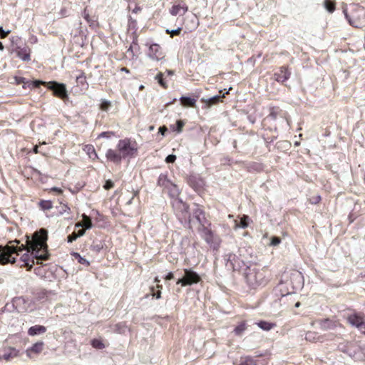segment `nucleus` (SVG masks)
I'll return each instance as SVG.
<instances>
[{
	"label": "nucleus",
	"mask_w": 365,
	"mask_h": 365,
	"mask_svg": "<svg viewBox=\"0 0 365 365\" xmlns=\"http://www.w3.org/2000/svg\"><path fill=\"white\" fill-rule=\"evenodd\" d=\"M115 135V133L113 131H106V132H102L101 133H100L98 135V138H110L113 136Z\"/></svg>",
	"instance_id": "nucleus-40"
},
{
	"label": "nucleus",
	"mask_w": 365,
	"mask_h": 365,
	"mask_svg": "<svg viewBox=\"0 0 365 365\" xmlns=\"http://www.w3.org/2000/svg\"><path fill=\"white\" fill-rule=\"evenodd\" d=\"M281 242V239L278 237H272L271 238L270 245L272 246H277Z\"/></svg>",
	"instance_id": "nucleus-47"
},
{
	"label": "nucleus",
	"mask_w": 365,
	"mask_h": 365,
	"mask_svg": "<svg viewBox=\"0 0 365 365\" xmlns=\"http://www.w3.org/2000/svg\"><path fill=\"white\" fill-rule=\"evenodd\" d=\"M83 150L87 153L91 159L96 160L98 158V154L93 145L90 144L86 145L83 148Z\"/></svg>",
	"instance_id": "nucleus-23"
},
{
	"label": "nucleus",
	"mask_w": 365,
	"mask_h": 365,
	"mask_svg": "<svg viewBox=\"0 0 365 365\" xmlns=\"http://www.w3.org/2000/svg\"><path fill=\"white\" fill-rule=\"evenodd\" d=\"M78 235H76V232H72L71 235H69L67 237L68 242H73L74 240H76L78 238Z\"/></svg>",
	"instance_id": "nucleus-48"
},
{
	"label": "nucleus",
	"mask_w": 365,
	"mask_h": 365,
	"mask_svg": "<svg viewBox=\"0 0 365 365\" xmlns=\"http://www.w3.org/2000/svg\"><path fill=\"white\" fill-rule=\"evenodd\" d=\"M155 79L158 81V83L160 85V86L164 88V89H167L168 86L167 84V83L164 81L163 79V74L162 72H159L156 76H155Z\"/></svg>",
	"instance_id": "nucleus-37"
},
{
	"label": "nucleus",
	"mask_w": 365,
	"mask_h": 365,
	"mask_svg": "<svg viewBox=\"0 0 365 365\" xmlns=\"http://www.w3.org/2000/svg\"><path fill=\"white\" fill-rule=\"evenodd\" d=\"M83 16L84 19L90 24H92L94 21L91 19V16L89 15L88 11L87 8H85L83 12Z\"/></svg>",
	"instance_id": "nucleus-38"
},
{
	"label": "nucleus",
	"mask_w": 365,
	"mask_h": 365,
	"mask_svg": "<svg viewBox=\"0 0 365 365\" xmlns=\"http://www.w3.org/2000/svg\"><path fill=\"white\" fill-rule=\"evenodd\" d=\"M114 187V183L110 180H107L103 185V188L108 190Z\"/></svg>",
	"instance_id": "nucleus-45"
},
{
	"label": "nucleus",
	"mask_w": 365,
	"mask_h": 365,
	"mask_svg": "<svg viewBox=\"0 0 365 365\" xmlns=\"http://www.w3.org/2000/svg\"><path fill=\"white\" fill-rule=\"evenodd\" d=\"M138 153L137 142L130 138H125L118 140L116 148H109L106 153V158L108 162L119 165L122 160L135 158Z\"/></svg>",
	"instance_id": "nucleus-2"
},
{
	"label": "nucleus",
	"mask_w": 365,
	"mask_h": 365,
	"mask_svg": "<svg viewBox=\"0 0 365 365\" xmlns=\"http://www.w3.org/2000/svg\"><path fill=\"white\" fill-rule=\"evenodd\" d=\"M224 97H225L224 95L222 96H215L214 97L209 98L207 101H204V100H202V101L204 102H206V103L208 106H211L212 105L217 104L221 101V98H224Z\"/></svg>",
	"instance_id": "nucleus-35"
},
{
	"label": "nucleus",
	"mask_w": 365,
	"mask_h": 365,
	"mask_svg": "<svg viewBox=\"0 0 365 365\" xmlns=\"http://www.w3.org/2000/svg\"><path fill=\"white\" fill-rule=\"evenodd\" d=\"M174 278V275L173 272H169L165 277L166 280H170Z\"/></svg>",
	"instance_id": "nucleus-53"
},
{
	"label": "nucleus",
	"mask_w": 365,
	"mask_h": 365,
	"mask_svg": "<svg viewBox=\"0 0 365 365\" xmlns=\"http://www.w3.org/2000/svg\"><path fill=\"white\" fill-rule=\"evenodd\" d=\"M180 10H182L183 14H185L188 11V6L186 4L182 6L180 4L173 5L170 9V13L173 16H176L180 13Z\"/></svg>",
	"instance_id": "nucleus-21"
},
{
	"label": "nucleus",
	"mask_w": 365,
	"mask_h": 365,
	"mask_svg": "<svg viewBox=\"0 0 365 365\" xmlns=\"http://www.w3.org/2000/svg\"><path fill=\"white\" fill-rule=\"evenodd\" d=\"M92 346L97 349H103L106 347L103 341L101 339H93L91 341Z\"/></svg>",
	"instance_id": "nucleus-32"
},
{
	"label": "nucleus",
	"mask_w": 365,
	"mask_h": 365,
	"mask_svg": "<svg viewBox=\"0 0 365 365\" xmlns=\"http://www.w3.org/2000/svg\"><path fill=\"white\" fill-rule=\"evenodd\" d=\"M277 137L278 131L277 128H274L273 129H264L262 133V138L267 144L272 143L277 138Z\"/></svg>",
	"instance_id": "nucleus-14"
},
{
	"label": "nucleus",
	"mask_w": 365,
	"mask_h": 365,
	"mask_svg": "<svg viewBox=\"0 0 365 365\" xmlns=\"http://www.w3.org/2000/svg\"><path fill=\"white\" fill-rule=\"evenodd\" d=\"M148 56L152 60L160 61L164 60L165 53L162 47L158 43H153L149 46Z\"/></svg>",
	"instance_id": "nucleus-9"
},
{
	"label": "nucleus",
	"mask_w": 365,
	"mask_h": 365,
	"mask_svg": "<svg viewBox=\"0 0 365 365\" xmlns=\"http://www.w3.org/2000/svg\"><path fill=\"white\" fill-rule=\"evenodd\" d=\"M182 31V29L181 28H178L177 29L175 30H172V31H170L169 29H167L165 31L166 34H170V37H173L175 36H178L180 34V32Z\"/></svg>",
	"instance_id": "nucleus-41"
},
{
	"label": "nucleus",
	"mask_w": 365,
	"mask_h": 365,
	"mask_svg": "<svg viewBox=\"0 0 365 365\" xmlns=\"http://www.w3.org/2000/svg\"><path fill=\"white\" fill-rule=\"evenodd\" d=\"M46 296V292H41L40 295L37 297L38 299H43Z\"/></svg>",
	"instance_id": "nucleus-56"
},
{
	"label": "nucleus",
	"mask_w": 365,
	"mask_h": 365,
	"mask_svg": "<svg viewBox=\"0 0 365 365\" xmlns=\"http://www.w3.org/2000/svg\"><path fill=\"white\" fill-rule=\"evenodd\" d=\"M50 190L53 191V192H56L58 194H62L63 193L62 189H61L59 187H52Z\"/></svg>",
	"instance_id": "nucleus-51"
},
{
	"label": "nucleus",
	"mask_w": 365,
	"mask_h": 365,
	"mask_svg": "<svg viewBox=\"0 0 365 365\" xmlns=\"http://www.w3.org/2000/svg\"><path fill=\"white\" fill-rule=\"evenodd\" d=\"M38 206L43 210H48L53 207V203L50 200H41L38 202Z\"/></svg>",
	"instance_id": "nucleus-31"
},
{
	"label": "nucleus",
	"mask_w": 365,
	"mask_h": 365,
	"mask_svg": "<svg viewBox=\"0 0 365 365\" xmlns=\"http://www.w3.org/2000/svg\"><path fill=\"white\" fill-rule=\"evenodd\" d=\"M291 76V71L289 66H282L279 67V71L274 73V78L278 83H284L287 81Z\"/></svg>",
	"instance_id": "nucleus-11"
},
{
	"label": "nucleus",
	"mask_w": 365,
	"mask_h": 365,
	"mask_svg": "<svg viewBox=\"0 0 365 365\" xmlns=\"http://www.w3.org/2000/svg\"><path fill=\"white\" fill-rule=\"evenodd\" d=\"M128 329V326L125 322H120L115 325L114 331L115 332L120 334H123L125 333Z\"/></svg>",
	"instance_id": "nucleus-28"
},
{
	"label": "nucleus",
	"mask_w": 365,
	"mask_h": 365,
	"mask_svg": "<svg viewBox=\"0 0 365 365\" xmlns=\"http://www.w3.org/2000/svg\"><path fill=\"white\" fill-rule=\"evenodd\" d=\"M300 305H301V303H300L299 302H297L295 304V307H299Z\"/></svg>",
	"instance_id": "nucleus-64"
},
{
	"label": "nucleus",
	"mask_w": 365,
	"mask_h": 365,
	"mask_svg": "<svg viewBox=\"0 0 365 365\" xmlns=\"http://www.w3.org/2000/svg\"><path fill=\"white\" fill-rule=\"evenodd\" d=\"M9 32H6L3 30L2 27H0V36L4 38L8 35Z\"/></svg>",
	"instance_id": "nucleus-50"
},
{
	"label": "nucleus",
	"mask_w": 365,
	"mask_h": 365,
	"mask_svg": "<svg viewBox=\"0 0 365 365\" xmlns=\"http://www.w3.org/2000/svg\"><path fill=\"white\" fill-rule=\"evenodd\" d=\"M159 130L162 134H164V132L167 130V128L165 127H160Z\"/></svg>",
	"instance_id": "nucleus-57"
},
{
	"label": "nucleus",
	"mask_w": 365,
	"mask_h": 365,
	"mask_svg": "<svg viewBox=\"0 0 365 365\" xmlns=\"http://www.w3.org/2000/svg\"><path fill=\"white\" fill-rule=\"evenodd\" d=\"M199 231L202 233V237L207 244H212L215 241V235L210 228L202 225L199 228Z\"/></svg>",
	"instance_id": "nucleus-15"
},
{
	"label": "nucleus",
	"mask_w": 365,
	"mask_h": 365,
	"mask_svg": "<svg viewBox=\"0 0 365 365\" xmlns=\"http://www.w3.org/2000/svg\"><path fill=\"white\" fill-rule=\"evenodd\" d=\"M4 49L3 43L0 41V50L3 51Z\"/></svg>",
	"instance_id": "nucleus-62"
},
{
	"label": "nucleus",
	"mask_w": 365,
	"mask_h": 365,
	"mask_svg": "<svg viewBox=\"0 0 365 365\" xmlns=\"http://www.w3.org/2000/svg\"><path fill=\"white\" fill-rule=\"evenodd\" d=\"M165 189L168 190L169 195L171 197H177L180 193L178 185L174 184L173 182H171L170 185H169V186Z\"/></svg>",
	"instance_id": "nucleus-24"
},
{
	"label": "nucleus",
	"mask_w": 365,
	"mask_h": 365,
	"mask_svg": "<svg viewBox=\"0 0 365 365\" xmlns=\"http://www.w3.org/2000/svg\"><path fill=\"white\" fill-rule=\"evenodd\" d=\"M184 276L178 279L176 284L182 287L191 286L201 281L200 276L191 269H184Z\"/></svg>",
	"instance_id": "nucleus-7"
},
{
	"label": "nucleus",
	"mask_w": 365,
	"mask_h": 365,
	"mask_svg": "<svg viewBox=\"0 0 365 365\" xmlns=\"http://www.w3.org/2000/svg\"><path fill=\"white\" fill-rule=\"evenodd\" d=\"M155 282H157V283H159L160 282V279H158V277H156L154 279Z\"/></svg>",
	"instance_id": "nucleus-63"
},
{
	"label": "nucleus",
	"mask_w": 365,
	"mask_h": 365,
	"mask_svg": "<svg viewBox=\"0 0 365 365\" xmlns=\"http://www.w3.org/2000/svg\"><path fill=\"white\" fill-rule=\"evenodd\" d=\"M120 71L125 72L126 73H130V70L127 68L126 67H122L120 68Z\"/></svg>",
	"instance_id": "nucleus-55"
},
{
	"label": "nucleus",
	"mask_w": 365,
	"mask_h": 365,
	"mask_svg": "<svg viewBox=\"0 0 365 365\" xmlns=\"http://www.w3.org/2000/svg\"><path fill=\"white\" fill-rule=\"evenodd\" d=\"M46 331V327L43 325H35L31 327L28 329V334L30 336H35L37 334H44Z\"/></svg>",
	"instance_id": "nucleus-19"
},
{
	"label": "nucleus",
	"mask_w": 365,
	"mask_h": 365,
	"mask_svg": "<svg viewBox=\"0 0 365 365\" xmlns=\"http://www.w3.org/2000/svg\"><path fill=\"white\" fill-rule=\"evenodd\" d=\"M325 9L329 12L333 13L336 9L335 0H325L324 2Z\"/></svg>",
	"instance_id": "nucleus-29"
},
{
	"label": "nucleus",
	"mask_w": 365,
	"mask_h": 365,
	"mask_svg": "<svg viewBox=\"0 0 365 365\" xmlns=\"http://www.w3.org/2000/svg\"><path fill=\"white\" fill-rule=\"evenodd\" d=\"M176 156L175 155H169L165 158V162L167 163H173L175 161Z\"/></svg>",
	"instance_id": "nucleus-49"
},
{
	"label": "nucleus",
	"mask_w": 365,
	"mask_h": 365,
	"mask_svg": "<svg viewBox=\"0 0 365 365\" xmlns=\"http://www.w3.org/2000/svg\"><path fill=\"white\" fill-rule=\"evenodd\" d=\"M85 230H86L85 228H81L80 230H78V232H76V235H78V237L83 236L85 234Z\"/></svg>",
	"instance_id": "nucleus-52"
},
{
	"label": "nucleus",
	"mask_w": 365,
	"mask_h": 365,
	"mask_svg": "<svg viewBox=\"0 0 365 365\" xmlns=\"http://www.w3.org/2000/svg\"><path fill=\"white\" fill-rule=\"evenodd\" d=\"M185 125V123L182 120H178L176 122V128L175 130H176L178 133H181L182 131V128Z\"/></svg>",
	"instance_id": "nucleus-43"
},
{
	"label": "nucleus",
	"mask_w": 365,
	"mask_h": 365,
	"mask_svg": "<svg viewBox=\"0 0 365 365\" xmlns=\"http://www.w3.org/2000/svg\"><path fill=\"white\" fill-rule=\"evenodd\" d=\"M17 56L24 61L31 60V49L28 46L18 47L16 50Z\"/></svg>",
	"instance_id": "nucleus-16"
},
{
	"label": "nucleus",
	"mask_w": 365,
	"mask_h": 365,
	"mask_svg": "<svg viewBox=\"0 0 365 365\" xmlns=\"http://www.w3.org/2000/svg\"><path fill=\"white\" fill-rule=\"evenodd\" d=\"M156 288L158 289V290L160 289L161 291V289H163V285L158 284Z\"/></svg>",
	"instance_id": "nucleus-60"
},
{
	"label": "nucleus",
	"mask_w": 365,
	"mask_h": 365,
	"mask_svg": "<svg viewBox=\"0 0 365 365\" xmlns=\"http://www.w3.org/2000/svg\"><path fill=\"white\" fill-rule=\"evenodd\" d=\"M34 87L38 88L41 85L46 86L49 90L53 91V95L61 99L68 98L66 86L63 83H59L56 81L45 82L36 80L32 82Z\"/></svg>",
	"instance_id": "nucleus-6"
},
{
	"label": "nucleus",
	"mask_w": 365,
	"mask_h": 365,
	"mask_svg": "<svg viewBox=\"0 0 365 365\" xmlns=\"http://www.w3.org/2000/svg\"><path fill=\"white\" fill-rule=\"evenodd\" d=\"M347 322L358 329H360L365 324V314L362 312L354 311L346 317Z\"/></svg>",
	"instance_id": "nucleus-8"
},
{
	"label": "nucleus",
	"mask_w": 365,
	"mask_h": 365,
	"mask_svg": "<svg viewBox=\"0 0 365 365\" xmlns=\"http://www.w3.org/2000/svg\"><path fill=\"white\" fill-rule=\"evenodd\" d=\"M283 116V111L279 106H270L269 108V114L264 119L265 121L267 119L276 120L278 117Z\"/></svg>",
	"instance_id": "nucleus-17"
},
{
	"label": "nucleus",
	"mask_w": 365,
	"mask_h": 365,
	"mask_svg": "<svg viewBox=\"0 0 365 365\" xmlns=\"http://www.w3.org/2000/svg\"><path fill=\"white\" fill-rule=\"evenodd\" d=\"M250 220V219L248 215H243L240 217V223L237 224L236 226L242 228H247L249 226Z\"/></svg>",
	"instance_id": "nucleus-30"
},
{
	"label": "nucleus",
	"mask_w": 365,
	"mask_h": 365,
	"mask_svg": "<svg viewBox=\"0 0 365 365\" xmlns=\"http://www.w3.org/2000/svg\"><path fill=\"white\" fill-rule=\"evenodd\" d=\"M320 328L323 330L334 329L340 325L338 320L329 318L318 320Z\"/></svg>",
	"instance_id": "nucleus-12"
},
{
	"label": "nucleus",
	"mask_w": 365,
	"mask_h": 365,
	"mask_svg": "<svg viewBox=\"0 0 365 365\" xmlns=\"http://www.w3.org/2000/svg\"><path fill=\"white\" fill-rule=\"evenodd\" d=\"M110 106L111 103L110 101H103L100 105V108L103 111H107Z\"/></svg>",
	"instance_id": "nucleus-39"
},
{
	"label": "nucleus",
	"mask_w": 365,
	"mask_h": 365,
	"mask_svg": "<svg viewBox=\"0 0 365 365\" xmlns=\"http://www.w3.org/2000/svg\"><path fill=\"white\" fill-rule=\"evenodd\" d=\"M24 250H25V247L17 240L9 242V244L4 247L0 246V264L15 263V257H12V255H19V252Z\"/></svg>",
	"instance_id": "nucleus-3"
},
{
	"label": "nucleus",
	"mask_w": 365,
	"mask_h": 365,
	"mask_svg": "<svg viewBox=\"0 0 365 365\" xmlns=\"http://www.w3.org/2000/svg\"><path fill=\"white\" fill-rule=\"evenodd\" d=\"M321 200H322V198H321L320 195H316L309 199V202L311 204L316 205V204L319 203Z\"/></svg>",
	"instance_id": "nucleus-46"
},
{
	"label": "nucleus",
	"mask_w": 365,
	"mask_h": 365,
	"mask_svg": "<svg viewBox=\"0 0 365 365\" xmlns=\"http://www.w3.org/2000/svg\"><path fill=\"white\" fill-rule=\"evenodd\" d=\"M349 24L355 28H361L365 25V10L364 7L355 4L351 6L350 10L344 9L343 11Z\"/></svg>",
	"instance_id": "nucleus-4"
},
{
	"label": "nucleus",
	"mask_w": 365,
	"mask_h": 365,
	"mask_svg": "<svg viewBox=\"0 0 365 365\" xmlns=\"http://www.w3.org/2000/svg\"><path fill=\"white\" fill-rule=\"evenodd\" d=\"M173 205L178 215L183 219L190 218L189 206L186 203L183 202L181 200L176 199Z\"/></svg>",
	"instance_id": "nucleus-10"
},
{
	"label": "nucleus",
	"mask_w": 365,
	"mask_h": 365,
	"mask_svg": "<svg viewBox=\"0 0 365 365\" xmlns=\"http://www.w3.org/2000/svg\"><path fill=\"white\" fill-rule=\"evenodd\" d=\"M71 255L76 259L78 260V262L81 264H83V265H86V266H89L90 265V263L85 258L82 257L79 253L78 252H72L71 253Z\"/></svg>",
	"instance_id": "nucleus-36"
},
{
	"label": "nucleus",
	"mask_w": 365,
	"mask_h": 365,
	"mask_svg": "<svg viewBox=\"0 0 365 365\" xmlns=\"http://www.w3.org/2000/svg\"><path fill=\"white\" fill-rule=\"evenodd\" d=\"M33 151L34 153H38V145H36L34 149H33Z\"/></svg>",
	"instance_id": "nucleus-58"
},
{
	"label": "nucleus",
	"mask_w": 365,
	"mask_h": 365,
	"mask_svg": "<svg viewBox=\"0 0 365 365\" xmlns=\"http://www.w3.org/2000/svg\"><path fill=\"white\" fill-rule=\"evenodd\" d=\"M76 83L78 85H81L82 86H88L86 76L83 71H81L80 75L76 77Z\"/></svg>",
	"instance_id": "nucleus-34"
},
{
	"label": "nucleus",
	"mask_w": 365,
	"mask_h": 365,
	"mask_svg": "<svg viewBox=\"0 0 365 365\" xmlns=\"http://www.w3.org/2000/svg\"><path fill=\"white\" fill-rule=\"evenodd\" d=\"M139 11H140V8L139 6H136L133 10V12L138 13Z\"/></svg>",
	"instance_id": "nucleus-59"
},
{
	"label": "nucleus",
	"mask_w": 365,
	"mask_h": 365,
	"mask_svg": "<svg viewBox=\"0 0 365 365\" xmlns=\"http://www.w3.org/2000/svg\"><path fill=\"white\" fill-rule=\"evenodd\" d=\"M43 346L44 343L43 341H38L35 343L34 344L32 345V346H31L26 350L27 356L31 357V354L32 353L36 354H40L43 351Z\"/></svg>",
	"instance_id": "nucleus-18"
},
{
	"label": "nucleus",
	"mask_w": 365,
	"mask_h": 365,
	"mask_svg": "<svg viewBox=\"0 0 365 365\" xmlns=\"http://www.w3.org/2000/svg\"><path fill=\"white\" fill-rule=\"evenodd\" d=\"M19 351L15 348L5 347L0 351V361L4 359L5 361H9L18 356Z\"/></svg>",
	"instance_id": "nucleus-13"
},
{
	"label": "nucleus",
	"mask_w": 365,
	"mask_h": 365,
	"mask_svg": "<svg viewBox=\"0 0 365 365\" xmlns=\"http://www.w3.org/2000/svg\"><path fill=\"white\" fill-rule=\"evenodd\" d=\"M150 292H151V295L156 298V299H160L161 298V291L159 289L158 290L157 292H155V287H150Z\"/></svg>",
	"instance_id": "nucleus-44"
},
{
	"label": "nucleus",
	"mask_w": 365,
	"mask_h": 365,
	"mask_svg": "<svg viewBox=\"0 0 365 365\" xmlns=\"http://www.w3.org/2000/svg\"><path fill=\"white\" fill-rule=\"evenodd\" d=\"M257 325L264 331H269L277 326L275 323L262 320L257 322Z\"/></svg>",
	"instance_id": "nucleus-26"
},
{
	"label": "nucleus",
	"mask_w": 365,
	"mask_h": 365,
	"mask_svg": "<svg viewBox=\"0 0 365 365\" xmlns=\"http://www.w3.org/2000/svg\"><path fill=\"white\" fill-rule=\"evenodd\" d=\"M60 207L61 210H59L60 214H63L65 212H68L70 211V207L67 204L63 203L62 202H60Z\"/></svg>",
	"instance_id": "nucleus-42"
},
{
	"label": "nucleus",
	"mask_w": 365,
	"mask_h": 365,
	"mask_svg": "<svg viewBox=\"0 0 365 365\" xmlns=\"http://www.w3.org/2000/svg\"><path fill=\"white\" fill-rule=\"evenodd\" d=\"M25 247L26 253L24 254L21 260L24 262L21 267H27V270H31L34 265V259L37 260H48L50 255L48 251V232L41 228L35 232L31 238L26 235Z\"/></svg>",
	"instance_id": "nucleus-1"
},
{
	"label": "nucleus",
	"mask_w": 365,
	"mask_h": 365,
	"mask_svg": "<svg viewBox=\"0 0 365 365\" xmlns=\"http://www.w3.org/2000/svg\"><path fill=\"white\" fill-rule=\"evenodd\" d=\"M181 104L185 107H195L196 99L190 97L182 96L180 98Z\"/></svg>",
	"instance_id": "nucleus-25"
},
{
	"label": "nucleus",
	"mask_w": 365,
	"mask_h": 365,
	"mask_svg": "<svg viewBox=\"0 0 365 365\" xmlns=\"http://www.w3.org/2000/svg\"><path fill=\"white\" fill-rule=\"evenodd\" d=\"M171 181L168 178V175L165 174L161 173L158 179V185L163 187L164 189L167 188L169 185H170Z\"/></svg>",
	"instance_id": "nucleus-22"
},
{
	"label": "nucleus",
	"mask_w": 365,
	"mask_h": 365,
	"mask_svg": "<svg viewBox=\"0 0 365 365\" xmlns=\"http://www.w3.org/2000/svg\"><path fill=\"white\" fill-rule=\"evenodd\" d=\"M245 279L248 286L252 289L263 287L268 282L263 271L250 267L245 271Z\"/></svg>",
	"instance_id": "nucleus-5"
},
{
	"label": "nucleus",
	"mask_w": 365,
	"mask_h": 365,
	"mask_svg": "<svg viewBox=\"0 0 365 365\" xmlns=\"http://www.w3.org/2000/svg\"><path fill=\"white\" fill-rule=\"evenodd\" d=\"M193 215L200 223H202V217L204 218L205 212L202 208L197 205V207L193 210Z\"/></svg>",
	"instance_id": "nucleus-27"
},
{
	"label": "nucleus",
	"mask_w": 365,
	"mask_h": 365,
	"mask_svg": "<svg viewBox=\"0 0 365 365\" xmlns=\"http://www.w3.org/2000/svg\"><path fill=\"white\" fill-rule=\"evenodd\" d=\"M247 329L246 322H242L240 323L234 329V332L236 335L240 336Z\"/></svg>",
	"instance_id": "nucleus-33"
},
{
	"label": "nucleus",
	"mask_w": 365,
	"mask_h": 365,
	"mask_svg": "<svg viewBox=\"0 0 365 365\" xmlns=\"http://www.w3.org/2000/svg\"><path fill=\"white\" fill-rule=\"evenodd\" d=\"M82 221L77 222L75 225L76 227H84L85 229H89L92 227V221L91 219L87 216L86 215L83 214L82 215Z\"/></svg>",
	"instance_id": "nucleus-20"
},
{
	"label": "nucleus",
	"mask_w": 365,
	"mask_h": 365,
	"mask_svg": "<svg viewBox=\"0 0 365 365\" xmlns=\"http://www.w3.org/2000/svg\"><path fill=\"white\" fill-rule=\"evenodd\" d=\"M137 38H135V40H133L132 44L130 45V46L128 48V51H130L132 53H133V44H136L138 45V43H137Z\"/></svg>",
	"instance_id": "nucleus-54"
},
{
	"label": "nucleus",
	"mask_w": 365,
	"mask_h": 365,
	"mask_svg": "<svg viewBox=\"0 0 365 365\" xmlns=\"http://www.w3.org/2000/svg\"><path fill=\"white\" fill-rule=\"evenodd\" d=\"M166 72H167V73H168V75H173V71L167 70V71H166Z\"/></svg>",
	"instance_id": "nucleus-61"
}]
</instances>
